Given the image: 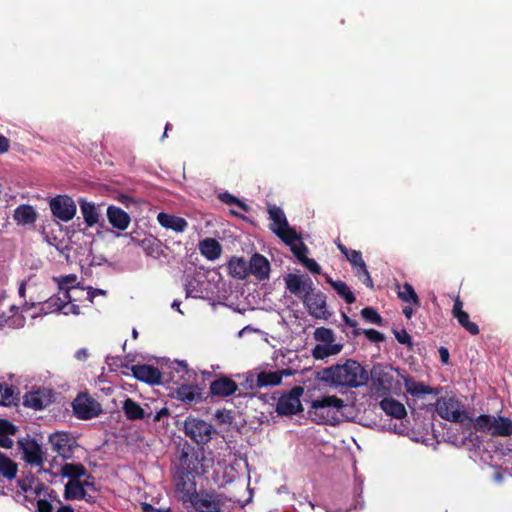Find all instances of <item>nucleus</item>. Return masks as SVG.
I'll list each match as a JSON object with an SVG mask.
<instances>
[{
    "instance_id": "f257e3e1",
    "label": "nucleus",
    "mask_w": 512,
    "mask_h": 512,
    "mask_svg": "<svg viewBox=\"0 0 512 512\" xmlns=\"http://www.w3.org/2000/svg\"><path fill=\"white\" fill-rule=\"evenodd\" d=\"M322 379L332 386L358 388L367 384L369 374L358 361L347 359L342 364L325 368Z\"/></svg>"
},
{
    "instance_id": "f03ea898",
    "label": "nucleus",
    "mask_w": 512,
    "mask_h": 512,
    "mask_svg": "<svg viewBox=\"0 0 512 512\" xmlns=\"http://www.w3.org/2000/svg\"><path fill=\"white\" fill-rule=\"evenodd\" d=\"M344 401L335 395L323 396L311 402L309 417L318 424L337 425L340 422L339 412Z\"/></svg>"
},
{
    "instance_id": "7ed1b4c3",
    "label": "nucleus",
    "mask_w": 512,
    "mask_h": 512,
    "mask_svg": "<svg viewBox=\"0 0 512 512\" xmlns=\"http://www.w3.org/2000/svg\"><path fill=\"white\" fill-rule=\"evenodd\" d=\"M473 428L478 432L489 433L492 437H509L512 435V420L503 416L481 414L473 420Z\"/></svg>"
},
{
    "instance_id": "20e7f679",
    "label": "nucleus",
    "mask_w": 512,
    "mask_h": 512,
    "mask_svg": "<svg viewBox=\"0 0 512 512\" xmlns=\"http://www.w3.org/2000/svg\"><path fill=\"white\" fill-rule=\"evenodd\" d=\"M184 432L196 444L204 445L210 442L215 429L210 423L200 418L189 416L184 421Z\"/></svg>"
},
{
    "instance_id": "39448f33",
    "label": "nucleus",
    "mask_w": 512,
    "mask_h": 512,
    "mask_svg": "<svg viewBox=\"0 0 512 512\" xmlns=\"http://www.w3.org/2000/svg\"><path fill=\"white\" fill-rule=\"evenodd\" d=\"M74 415L81 420H89L102 413L101 404L88 393L81 392L72 402Z\"/></svg>"
},
{
    "instance_id": "423d86ee",
    "label": "nucleus",
    "mask_w": 512,
    "mask_h": 512,
    "mask_svg": "<svg viewBox=\"0 0 512 512\" xmlns=\"http://www.w3.org/2000/svg\"><path fill=\"white\" fill-rule=\"evenodd\" d=\"M304 393L302 386H294L289 392L284 393L278 399L276 412L282 416L295 415L302 411L300 397Z\"/></svg>"
},
{
    "instance_id": "0eeeda50",
    "label": "nucleus",
    "mask_w": 512,
    "mask_h": 512,
    "mask_svg": "<svg viewBox=\"0 0 512 512\" xmlns=\"http://www.w3.org/2000/svg\"><path fill=\"white\" fill-rule=\"evenodd\" d=\"M437 414L448 421L454 423L464 424L466 420H469L473 424L472 418H469L465 411H462L458 407V402L453 398L439 399L436 403Z\"/></svg>"
},
{
    "instance_id": "6e6552de",
    "label": "nucleus",
    "mask_w": 512,
    "mask_h": 512,
    "mask_svg": "<svg viewBox=\"0 0 512 512\" xmlns=\"http://www.w3.org/2000/svg\"><path fill=\"white\" fill-rule=\"evenodd\" d=\"M49 206L52 214L64 222L72 220L77 211L74 200L67 195H57L52 198Z\"/></svg>"
},
{
    "instance_id": "1a4fd4ad",
    "label": "nucleus",
    "mask_w": 512,
    "mask_h": 512,
    "mask_svg": "<svg viewBox=\"0 0 512 512\" xmlns=\"http://www.w3.org/2000/svg\"><path fill=\"white\" fill-rule=\"evenodd\" d=\"M190 502L197 512H222L223 503L215 493L194 491L190 496Z\"/></svg>"
},
{
    "instance_id": "9d476101",
    "label": "nucleus",
    "mask_w": 512,
    "mask_h": 512,
    "mask_svg": "<svg viewBox=\"0 0 512 512\" xmlns=\"http://www.w3.org/2000/svg\"><path fill=\"white\" fill-rule=\"evenodd\" d=\"M302 300L311 316L318 319H327L330 315L327 310L326 295L323 292L314 289Z\"/></svg>"
},
{
    "instance_id": "9b49d317",
    "label": "nucleus",
    "mask_w": 512,
    "mask_h": 512,
    "mask_svg": "<svg viewBox=\"0 0 512 512\" xmlns=\"http://www.w3.org/2000/svg\"><path fill=\"white\" fill-rule=\"evenodd\" d=\"M284 281L286 289L301 299L314 290L313 281L308 275L289 273L284 277Z\"/></svg>"
},
{
    "instance_id": "f8f14e48",
    "label": "nucleus",
    "mask_w": 512,
    "mask_h": 512,
    "mask_svg": "<svg viewBox=\"0 0 512 512\" xmlns=\"http://www.w3.org/2000/svg\"><path fill=\"white\" fill-rule=\"evenodd\" d=\"M49 442L52 450L63 459H70L76 447V440L67 432H56L50 435Z\"/></svg>"
},
{
    "instance_id": "ddd939ff",
    "label": "nucleus",
    "mask_w": 512,
    "mask_h": 512,
    "mask_svg": "<svg viewBox=\"0 0 512 512\" xmlns=\"http://www.w3.org/2000/svg\"><path fill=\"white\" fill-rule=\"evenodd\" d=\"M53 402V393L48 389H38L27 392L23 398V405L34 410H43Z\"/></svg>"
},
{
    "instance_id": "4468645a",
    "label": "nucleus",
    "mask_w": 512,
    "mask_h": 512,
    "mask_svg": "<svg viewBox=\"0 0 512 512\" xmlns=\"http://www.w3.org/2000/svg\"><path fill=\"white\" fill-rule=\"evenodd\" d=\"M122 410L127 420L130 421L145 420L149 423L152 416V410L149 405L141 407L140 404L132 398H126L123 401Z\"/></svg>"
},
{
    "instance_id": "2eb2a0df",
    "label": "nucleus",
    "mask_w": 512,
    "mask_h": 512,
    "mask_svg": "<svg viewBox=\"0 0 512 512\" xmlns=\"http://www.w3.org/2000/svg\"><path fill=\"white\" fill-rule=\"evenodd\" d=\"M19 447L23 453V459L31 465H41L43 462V452L41 446L35 439H22L19 441Z\"/></svg>"
},
{
    "instance_id": "dca6fc26",
    "label": "nucleus",
    "mask_w": 512,
    "mask_h": 512,
    "mask_svg": "<svg viewBox=\"0 0 512 512\" xmlns=\"http://www.w3.org/2000/svg\"><path fill=\"white\" fill-rule=\"evenodd\" d=\"M131 370L133 376L139 381L150 385L161 383L162 374L157 367L148 364H137L133 365Z\"/></svg>"
},
{
    "instance_id": "f3484780",
    "label": "nucleus",
    "mask_w": 512,
    "mask_h": 512,
    "mask_svg": "<svg viewBox=\"0 0 512 512\" xmlns=\"http://www.w3.org/2000/svg\"><path fill=\"white\" fill-rule=\"evenodd\" d=\"M249 275H253L257 280L263 281L269 278L270 263L268 259L259 253H254L248 262Z\"/></svg>"
},
{
    "instance_id": "a211bd4d",
    "label": "nucleus",
    "mask_w": 512,
    "mask_h": 512,
    "mask_svg": "<svg viewBox=\"0 0 512 512\" xmlns=\"http://www.w3.org/2000/svg\"><path fill=\"white\" fill-rule=\"evenodd\" d=\"M237 390V383L225 376L212 381L209 387L211 396L222 398L233 395Z\"/></svg>"
},
{
    "instance_id": "6ab92c4d",
    "label": "nucleus",
    "mask_w": 512,
    "mask_h": 512,
    "mask_svg": "<svg viewBox=\"0 0 512 512\" xmlns=\"http://www.w3.org/2000/svg\"><path fill=\"white\" fill-rule=\"evenodd\" d=\"M107 218L109 223L116 229L124 231L128 228L131 218L122 208L110 205L107 208Z\"/></svg>"
},
{
    "instance_id": "aec40b11",
    "label": "nucleus",
    "mask_w": 512,
    "mask_h": 512,
    "mask_svg": "<svg viewBox=\"0 0 512 512\" xmlns=\"http://www.w3.org/2000/svg\"><path fill=\"white\" fill-rule=\"evenodd\" d=\"M157 221L163 228L177 233L184 232L188 227V222L184 218L165 212H160L157 215Z\"/></svg>"
},
{
    "instance_id": "412c9836",
    "label": "nucleus",
    "mask_w": 512,
    "mask_h": 512,
    "mask_svg": "<svg viewBox=\"0 0 512 512\" xmlns=\"http://www.w3.org/2000/svg\"><path fill=\"white\" fill-rule=\"evenodd\" d=\"M61 294L62 296L58 293L47 299L43 303L42 309L46 310V312L63 311L70 302L76 301L69 291H64Z\"/></svg>"
},
{
    "instance_id": "4be33fe9",
    "label": "nucleus",
    "mask_w": 512,
    "mask_h": 512,
    "mask_svg": "<svg viewBox=\"0 0 512 512\" xmlns=\"http://www.w3.org/2000/svg\"><path fill=\"white\" fill-rule=\"evenodd\" d=\"M37 218L38 213L31 205L22 204L14 210L13 219L18 225H32Z\"/></svg>"
},
{
    "instance_id": "5701e85b",
    "label": "nucleus",
    "mask_w": 512,
    "mask_h": 512,
    "mask_svg": "<svg viewBox=\"0 0 512 512\" xmlns=\"http://www.w3.org/2000/svg\"><path fill=\"white\" fill-rule=\"evenodd\" d=\"M18 388L6 382L0 383V406H17L20 401Z\"/></svg>"
},
{
    "instance_id": "b1692460",
    "label": "nucleus",
    "mask_w": 512,
    "mask_h": 512,
    "mask_svg": "<svg viewBox=\"0 0 512 512\" xmlns=\"http://www.w3.org/2000/svg\"><path fill=\"white\" fill-rule=\"evenodd\" d=\"M371 379L377 391H390L393 377L381 367H374L371 371Z\"/></svg>"
},
{
    "instance_id": "393cba45",
    "label": "nucleus",
    "mask_w": 512,
    "mask_h": 512,
    "mask_svg": "<svg viewBox=\"0 0 512 512\" xmlns=\"http://www.w3.org/2000/svg\"><path fill=\"white\" fill-rule=\"evenodd\" d=\"M288 370L281 371H261L257 375L256 385L259 388L268 386H277L281 384L283 375H289Z\"/></svg>"
},
{
    "instance_id": "a878e982",
    "label": "nucleus",
    "mask_w": 512,
    "mask_h": 512,
    "mask_svg": "<svg viewBox=\"0 0 512 512\" xmlns=\"http://www.w3.org/2000/svg\"><path fill=\"white\" fill-rule=\"evenodd\" d=\"M229 274L235 278L243 280L249 276L248 262L243 257L233 256L227 264Z\"/></svg>"
},
{
    "instance_id": "bb28decb",
    "label": "nucleus",
    "mask_w": 512,
    "mask_h": 512,
    "mask_svg": "<svg viewBox=\"0 0 512 512\" xmlns=\"http://www.w3.org/2000/svg\"><path fill=\"white\" fill-rule=\"evenodd\" d=\"M177 399L192 404L202 401V392L198 386L182 385L176 390Z\"/></svg>"
},
{
    "instance_id": "cd10ccee",
    "label": "nucleus",
    "mask_w": 512,
    "mask_h": 512,
    "mask_svg": "<svg viewBox=\"0 0 512 512\" xmlns=\"http://www.w3.org/2000/svg\"><path fill=\"white\" fill-rule=\"evenodd\" d=\"M201 254L208 260L214 261L218 259L222 253V247L214 238H205L199 243Z\"/></svg>"
},
{
    "instance_id": "c85d7f7f",
    "label": "nucleus",
    "mask_w": 512,
    "mask_h": 512,
    "mask_svg": "<svg viewBox=\"0 0 512 512\" xmlns=\"http://www.w3.org/2000/svg\"><path fill=\"white\" fill-rule=\"evenodd\" d=\"M380 407L387 415L396 419H402L407 414L405 406L391 397L381 400Z\"/></svg>"
},
{
    "instance_id": "c756f323",
    "label": "nucleus",
    "mask_w": 512,
    "mask_h": 512,
    "mask_svg": "<svg viewBox=\"0 0 512 512\" xmlns=\"http://www.w3.org/2000/svg\"><path fill=\"white\" fill-rule=\"evenodd\" d=\"M132 240L134 242H136L148 256H151L154 258H159L161 256L162 243L156 237L149 235V236L144 237L141 240H137V241L135 239H132Z\"/></svg>"
},
{
    "instance_id": "7c9ffc66",
    "label": "nucleus",
    "mask_w": 512,
    "mask_h": 512,
    "mask_svg": "<svg viewBox=\"0 0 512 512\" xmlns=\"http://www.w3.org/2000/svg\"><path fill=\"white\" fill-rule=\"evenodd\" d=\"M325 280L328 284L332 286V288L336 291V293L347 303L353 304L356 301V297L354 293L350 290L348 285L341 280H333L329 275L325 276Z\"/></svg>"
},
{
    "instance_id": "2f4dec72",
    "label": "nucleus",
    "mask_w": 512,
    "mask_h": 512,
    "mask_svg": "<svg viewBox=\"0 0 512 512\" xmlns=\"http://www.w3.org/2000/svg\"><path fill=\"white\" fill-rule=\"evenodd\" d=\"M61 476L68 478V481L81 480L86 476L87 470L81 463H65L60 469Z\"/></svg>"
},
{
    "instance_id": "473e14b6",
    "label": "nucleus",
    "mask_w": 512,
    "mask_h": 512,
    "mask_svg": "<svg viewBox=\"0 0 512 512\" xmlns=\"http://www.w3.org/2000/svg\"><path fill=\"white\" fill-rule=\"evenodd\" d=\"M397 288V296L403 302L410 303L415 307H420V299L410 283L405 282L402 285L397 284Z\"/></svg>"
},
{
    "instance_id": "72a5a7b5",
    "label": "nucleus",
    "mask_w": 512,
    "mask_h": 512,
    "mask_svg": "<svg viewBox=\"0 0 512 512\" xmlns=\"http://www.w3.org/2000/svg\"><path fill=\"white\" fill-rule=\"evenodd\" d=\"M18 465L0 451V476L11 481L16 478Z\"/></svg>"
},
{
    "instance_id": "f704fd0d",
    "label": "nucleus",
    "mask_w": 512,
    "mask_h": 512,
    "mask_svg": "<svg viewBox=\"0 0 512 512\" xmlns=\"http://www.w3.org/2000/svg\"><path fill=\"white\" fill-rule=\"evenodd\" d=\"M86 497V490L83 489L81 480L68 481L64 488L65 500H82Z\"/></svg>"
},
{
    "instance_id": "c9c22d12",
    "label": "nucleus",
    "mask_w": 512,
    "mask_h": 512,
    "mask_svg": "<svg viewBox=\"0 0 512 512\" xmlns=\"http://www.w3.org/2000/svg\"><path fill=\"white\" fill-rule=\"evenodd\" d=\"M342 348L341 344H317L312 349V356L317 360H322L340 353Z\"/></svg>"
},
{
    "instance_id": "e433bc0d",
    "label": "nucleus",
    "mask_w": 512,
    "mask_h": 512,
    "mask_svg": "<svg viewBox=\"0 0 512 512\" xmlns=\"http://www.w3.org/2000/svg\"><path fill=\"white\" fill-rule=\"evenodd\" d=\"M16 432V427L8 420L0 419V447L9 449L13 446L10 435Z\"/></svg>"
},
{
    "instance_id": "4c0bfd02",
    "label": "nucleus",
    "mask_w": 512,
    "mask_h": 512,
    "mask_svg": "<svg viewBox=\"0 0 512 512\" xmlns=\"http://www.w3.org/2000/svg\"><path fill=\"white\" fill-rule=\"evenodd\" d=\"M80 209L83 215L84 221L88 227L94 226L99 220V214L93 203L85 200L80 201Z\"/></svg>"
},
{
    "instance_id": "58836bf2",
    "label": "nucleus",
    "mask_w": 512,
    "mask_h": 512,
    "mask_svg": "<svg viewBox=\"0 0 512 512\" xmlns=\"http://www.w3.org/2000/svg\"><path fill=\"white\" fill-rule=\"evenodd\" d=\"M269 218L273 221L271 230L287 227L288 221L283 210L276 205H268Z\"/></svg>"
},
{
    "instance_id": "ea45409f",
    "label": "nucleus",
    "mask_w": 512,
    "mask_h": 512,
    "mask_svg": "<svg viewBox=\"0 0 512 512\" xmlns=\"http://www.w3.org/2000/svg\"><path fill=\"white\" fill-rule=\"evenodd\" d=\"M406 391L412 396H420L423 394H431L433 393V388L428 385H425L422 382H416L411 378H406L404 380Z\"/></svg>"
},
{
    "instance_id": "a19ab883",
    "label": "nucleus",
    "mask_w": 512,
    "mask_h": 512,
    "mask_svg": "<svg viewBox=\"0 0 512 512\" xmlns=\"http://www.w3.org/2000/svg\"><path fill=\"white\" fill-rule=\"evenodd\" d=\"M273 232L288 246H291L295 242L301 240V236L294 228H291L289 224H287V227L273 229Z\"/></svg>"
},
{
    "instance_id": "79ce46f5",
    "label": "nucleus",
    "mask_w": 512,
    "mask_h": 512,
    "mask_svg": "<svg viewBox=\"0 0 512 512\" xmlns=\"http://www.w3.org/2000/svg\"><path fill=\"white\" fill-rule=\"evenodd\" d=\"M53 281L57 283L59 293H63L64 291H71L74 289H78L77 276L75 274H68L65 276L53 277Z\"/></svg>"
},
{
    "instance_id": "37998d69",
    "label": "nucleus",
    "mask_w": 512,
    "mask_h": 512,
    "mask_svg": "<svg viewBox=\"0 0 512 512\" xmlns=\"http://www.w3.org/2000/svg\"><path fill=\"white\" fill-rule=\"evenodd\" d=\"M454 318L457 319L459 325L463 327L469 334L473 336L479 334L480 330L478 325L470 320V316L466 311L456 315Z\"/></svg>"
},
{
    "instance_id": "c03bdc74",
    "label": "nucleus",
    "mask_w": 512,
    "mask_h": 512,
    "mask_svg": "<svg viewBox=\"0 0 512 512\" xmlns=\"http://www.w3.org/2000/svg\"><path fill=\"white\" fill-rule=\"evenodd\" d=\"M25 318L23 316H14L11 317L6 312H3L0 315V328L2 327H10V328H18L24 325Z\"/></svg>"
},
{
    "instance_id": "a18cd8bd",
    "label": "nucleus",
    "mask_w": 512,
    "mask_h": 512,
    "mask_svg": "<svg viewBox=\"0 0 512 512\" xmlns=\"http://www.w3.org/2000/svg\"><path fill=\"white\" fill-rule=\"evenodd\" d=\"M314 338L317 341L323 342L324 344H335V335L334 332L325 327H319L314 332Z\"/></svg>"
},
{
    "instance_id": "49530a36",
    "label": "nucleus",
    "mask_w": 512,
    "mask_h": 512,
    "mask_svg": "<svg viewBox=\"0 0 512 512\" xmlns=\"http://www.w3.org/2000/svg\"><path fill=\"white\" fill-rule=\"evenodd\" d=\"M353 334L355 336L364 334L368 340H370L371 342H374V343L383 342L385 340L384 334H382L381 332H379L375 329H364V330L355 329V330H353Z\"/></svg>"
},
{
    "instance_id": "de8ad7c7",
    "label": "nucleus",
    "mask_w": 512,
    "mask_h": 512,
    "mask_svg": "<svg viewBox=\"0 0 512 512\" xmlns=\"http://www.w3.org/2000/svg\"><path fill=\"white\" fill-rule=\"evenodd\" d=\"M354 269H355V275L357 276V278L363 284H365L367 287L373 288V280L370 276V273L367 269L365 262L362 263L360 266L355 267Z\"/></svg>"
},
{
    "instance_id": "09e8293b",
    "label": "nucleus",
    "mask_w": 512,
    "mask_h": 512,
    "mask_svg": "<svg viewBox=\"0 0 512 512\" xmlns=\"http://www.w3.org/2000/svg\"><path fill=\"white\" fill-rule=\"evenodd\" d=\"M361 316L370 323L382 325L383 319L380 314L372 307H365L361 310Z\"/></svg>"
},
{
    "instance_id": "8fccbe9b",
    "label": "nucleus",
    "mask_w": 512,
    "mask_h": 512,
    "mask_svg": "<svg viewBox=\"0 0 512 512\" xmlns=\"http://www.w3.org/2000/svg\"><path fill=\"white\" fill-rule=\"evenodd\" d=\"M219 199L225 204L237 205L239 208H241L245 212H247L249 210V207L246 203H244L242 200L238 199L237 197H235L234 195H232L228 192L219 194Z\"/></svg>"
},
{
    "instance_id": "3c124183",
    "label": "nucleus",
    "mask_w": 512,
    "mask_h": 512,
    "mask_svg": "<svg viewBox=\"0 0 512 512\" xmlns=\"http://www.w3.org/2000/svg\"><path fill=\"white\" fill-rule=\"evenodd\" d=\"M294 256L302 263L305 258H307L306 254L308 253V247L304 244L302 239L300 241L295 242L293 245L289 246Z\"/></svg>"
},
{
    "instance_id": "603ef678",
    "label": "nucleus",
    "mask_w": 512,
    "mask_h": 512,
    "mask_svg": "<svg viewBox=\"0 0 512 512\" xmlns=\"http://www.w3.org/2000/svg\"><path fill=\"white\" fill-rule=\"evenodd\" d=\"M345 257L350 262V264L353 266V268L358 267L362 263H364V260L362 258V253L358 250H350Z\"/></svg>"
},
{
    "instance_id": "864d4df0",
    "label": "nucleus",
    "mask_w": 512,
    "mask_h": 512,
    "mask_svg": "<svg viewBox=\"0 0 512 512\" xmlns=\"http://www.w3.org/2000/svg\"><path fill=\"white\" fill-rule=\"evenodd\" d=\"M302 264L313 274H321V266L312 258H305Z\"/></svg>"
},
{
    "instance_id": "5fc2aeb1",
    "label": "nucleus",
    "mask_w": 512,
    "mask_h": 512,
    "mask_svg": "<svg viewBox=\"0 0 512 512\" xmlns=\"http://www.w3.org/2000/svg\"><path fill=\"white\" fill-rule=\"evenodd\" d=\"M197 282L194 279H189L185 283V292L187 297H197L198 290L196 289Z\"/></svg>"
},
{
    "instance_id": "6e6d98bb",
    "label": "nucleus",
    "mask_w": 512,
    "mask_h": 512,
    "mask_svg": "<svg viewBox=\"0 0 512 512\" xmlns=\"http://www.w3.org/2000/svg\"><path fill=\"white\" fill-rule=\"evenodd\" d=\"M395 338L401 344H409L411 345V336L407 333L405 329L394 331Z\"/></svg>"
},
{
    "instance_id": "4d7b16f0",
    "label": "nucleus",
    "mask_w": 512,
    "mask_h": 512,
    "mask_svg": "<svg viewBox=\"0 0 512 512\" xmlns=\"http://www.w3.org/2000/svg\"><path fill=\"white\" fill-rule=\"evenodd\" d=\"M38 512H53L52 504L46 499H40L37 501Z\"/></svg>"
},
{
    "instance_id": "13d9d810",
    "label": "nucleus",
    "mask_w": 512,
    "mask_h": 512,
    "mask_svg": "<svg viewBox=\"0 0 512 512\" xmlns=\"http://www.w3.org/2000/svg\"><path fill=\"white\" fill-rule=\"evenodd\" d=\"M97 295H106V291H105V290H102V289H95V288H92V287H88V288H87V300H88L90 303H93L94 298H95Z\"/></svg>"
},
{
    "instance_id": "bf43d9fd",
    "label": "nucleus",
    "mask_w": 512,
    "mask_h": 512,
    "mask_svg": "<svg viewBox=\"0 0 512 512\" xmlns=\"http://www.w3.org/2000/svg\"><path fill=\"white\" fill-rule=\"evenodd\" d=\"M169 416V410L166 407L161 408L158 412H156L154 415L152 414L150 421L153 423L159 422L163 417Z\"/></svg>"
},
{
    "instance_id": "052dcab7",
    "label": "nucleus",
    "mask_w": 512,
    "mask_h": 512,
    "mask_svg": "<svg viewBox=\"0 0 512 512\" xmlns=\"http://www.w3.org/2000/svg\"><path fill=\"white\" fill-rule=\"evenodd\" d=\"M63 313L65 315H69V314L79 315L80 307H79V305L74 304V301H72L66 306V308L63 310Z\"/></svg>"
},
{
    "instance_id": "680f3d73",
    "label": "nucleus",
    "mask_w": 512,
    "mask_h": 512,
    "mask_svg": "<svg viewBox=\"0 0 512 512\" xmlns=\"http://www.w3.org/2000/svg\"><path fill=\"white\" fill-rule=\"evenodd\" d=\"M462 312H464L463 302L461 301L459 296H457L454 300V304H453V308H452V315H453V317H455L456 315H458Z\"/></svg>"
},
{
    "instance_id": "e2e57ef3",
    "label": "nucleus",
    "mask_w": 512,
    "mask_h": 512,
    "mask_svg": "<svg viewBox=\"0 0 512 512\" xmlns=\"http://www.w3.org/2000/svg\"><path fill=\"white\" fill-rule=\"evenodd\" d=\"M10 148V141L4 135L0 134V155L6 153Z\"/></svg>"
},
{
    "instance_id": "0e129e2a",
    "label": "nucleus",
    "mask_w": 512,
    "mask_h": 512,
    "mask_svg": "<svg viewBox=\"0 0 512 512\" xmlns=\"http://www.w3.org/2000/svg\"><path fill=\"white\" fill-rule=\"evenodd\" d=\"M85 477L86 478L84 480H81V484L83 485V489L86 490V488H90V489L95 490L94 478L91 475H87V474H86Z\"/></svg>"
},
{
    "instance_id": "69168bd1",
    "label": "nucleus",
    "mask_w": 512,
    "mask_h": 512,
    "mask_svg": "<svg viewBox=\"0 0 512 512\" xmlns=\"http://www.w3.org/2000/svg\"><path fill=\"white\" fill-rule=\"evenodd\" d=\"M342 317H343V320H344V323L349 326V327H352L355 329H359L357 326H358V323L356 320H353L351 319L350 317H348L345 313L342 314Z\"/></svg>"
},
{
    "instance_id": "338daca9",
    "label": "nucleus",
    "mask_w": 512,
    "mask_h": 512,
    "mask_svg": "<svg viewBox=\"0 0 512 512\" xmlns=\"http://www.w3.org/2000/svg\"><path fill=\"white\" fill-rule=\"evenodd\" d=\"M142 510L144 512H162V509L155 508L153 505L149 503H142Z\"/></svg>"
},
{
    "instance_id": "774afa93",
    "label": "nucleus",
    "mask_w": 512,
    "mask_h": 512,
    "mask_svg": "<svg viewBox=\"0 0 512 512\" xmlns=\"http://www.w3.org/2000/svg\"><path fill=\"white\" fill-rule=\"evenodd\" d=\"M439 354H440L441 361L443 363H448V361H449V352H448V350L445 347H441L439 349Z\"/></svg>"
}]
</instances>
